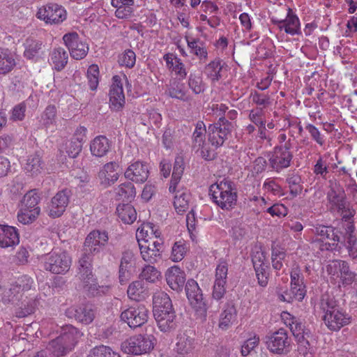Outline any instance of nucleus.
<instances>
[{
	"mask_svg": "<svg viewBox=\"0 0 357 357\" xmlns=\"http://www.w3.org/2000/svg\"><path fill=\"white\" fill-rule=\"evenodd\" d=\"M22 299L20 294L17 293L16 289L13 284L8 289L3 288V292L1 293V301L4 303L18 302Z\"/></svg>",
	"mask_w": 357,
	"mask_h": 357,
	"instance_id": "13d9d810",
	"label": "nucleus"
},
{
	"mask_svg": "<svg viewBox=\"0 0 357 357\" xmlns=\"http://www.w3.org/2000/svg\"><path fill=\"white\" fill-rule=\"evenodd\" d=\"M187 247L183 241H176L172 248L170 259L174 261H181L185 257Z\"/></svg>",
	"mask_w": 357,
	"mask_h": 357,
	"instance_id": "603ef678",
	"label": "nucleus"
},
{
	"mask_svg": "<svg viewBox=\"0 0 357 357\" xmlns=\"http://www.w3.org/2000/svg\"><path fill=\"white\" fill-rule=\"evenodd\" d=\"M268 158L271 167L278 172L290 166L293 153L284 152L282 149L275 147L273 151L268 153Z\"/></svg>",
	"mask_w": 357,
	"mask_h": 357,
	"instance_id": "a211bd4d",
	"label": "nucleus"
},
{
	"mask_svg": "<svg viewBox=\"0 0 357 357\" xmlns=\"http://www.w3.org/2000/svg\"><path fill=\"white\" fill-rule=\"evenodd\" d=\"M24 56L29 60L37 61L43 54V42L33 37L27 38L24 43Z\"/></svg>",
	"mask_w": 357,
	"mask_h": 357,
	"instance_id": "bb28decb",
	"label": "nucleus"
},
{
	"mask_svg": "<svg viewBox=\"0 0 357 357\" xmlns=\"http://www.w3.org/2000/svg\"><path fill=\"white\" fill-rule=\"evenodd\" d=\"M287 316L291 317L289 326L296 341L305 337H310V331L305 328V325L301 321L297 318L291 317L290 314L285 312L284 317L287 319Z\"/></svg>",
	"mask_w": 357,
	"mask_h": 357,
	"instance_id": "2f4dec72",
	"label": "nucleus"
},
{
	"mask_svg": "<svg viewBox=\"0 0 357 357\" xmlns=\"http://www.w3.org/2000/svg\"><path fill=\"white\" fill-rule=\"evenodd\" d=\"M327 236L325 240H328L330 242H326L321 245V250L328 251H337L341 248L340 245L342 241L344 231L340 227H332L331 232H328Z\"/></svg>",
	"mask_w": 357,
	"mask_h": 357,
	"instance_id": "cd10ccee",
	"label": "nucleus"
},
{
	"mask_svg": "<svg viewBox=\"0 0 357 357\" xmlns=\"http://www.w3.org/2000/svg\"><path fill=\"white\" fill-rule=\"evenodd\" d=\"M149 310L143 305L130 307L121 314V321L128 324L130 328H137L142 326L148 320Z\"/></svg>",
	"mask_w": 357,
	"mask_h": 357,
	"instance_id": "9d476101",
	"label": "nucleus"
},
{
	"mask_svg": "<svg viewBox=\"0 0 357 357\" xmlns=\"http://www.w3.org/2000/svg\"><path fill=\"white\" fill-rule=\"evenodd\" d=\"M134 265L133 252L130 250L124 251L122 253L119 270V278L121 284H123L130 280Z\"/></svg>",
	"mask_w": 357,
	"mask_h": 357,
	"instance_id": "5701e85b",
	"label": "nucleus"
},
{
	"mask_svg": "<svg viewBox=\"0 0 357 357\" xmlns=\"http://www.w3.org/2000/svg\"><path fill=\"white\" fill-rule=\"evenodd\" d=\"M160 276V272L153 266H146L141 274L140 277L142 280H145L149 282H155Z\"/></svg>",
	"mask_w": 357,
	"mask_h": 357,
	"instance_id": "e2e57ef3",
	"label": "nucleus"
},
{
	"mask_svg": "<svg viewBox=\"0 0 357 357\" xmlns=\"http://www.w3.org/2000/svg\"><path fill=\"white\" fill-rule=\"evenodd\" d=\"M109 96L111 109L116 111L121 110L125 104V96L120 76L114 75L112 77V84Z\"/></svg>",
	"mask_w": 357,
	"mask_h": 357,
	"instance_id": "dca6fc26",
	"label": "nucleus"
},
{
	"mask_svg": "<svg viewBox=\"0 0 357 357\" xmlns=\"http://www.w3.org/2000/svg\"><path fill=\"white\" fill-rule=\"evenodd\" d=\"M144 287L142 280H136L132 282L128 286L127 294L128 296L134 301H139L144 298Z\"/></svg>",
	"mask_w": 357,
	"mask_h": 357,
	"instance_id": "09e8293b",
	"label": "nucleus"
},
{
	"mask_svg": "<svg viewBox=\"0 0 357 357\" xmlns=\"http://www.w3.org/2000/svg\"><path fill=\"white\" fill-rule=\"evenodd\" d=\"M136 61V54L132 50H126L120 55L119 63L121 66H125L127 68H132Z\"/></svg>",
	"mask_w": 357,
	"mask_h": 357,
	"instance_id": "680f3d73",
	"label": "nucleus"
},
{
	"mask_svg": "<svg viewBox=\"0 0 357 357\" xmlns=\"http://www.w3.org/2000/svg\"><path fill=\"white\" fill-rule=\"evenodd\" d=\"M33 283V279L25 275L19 277L15 282L13 283V285L16 289L17 293L20 294V296L22 297V294L24 291L31 289Z\"/></svg>",
	"mask_w": 357,
	"mask_h": 357,
	"instance_id": "864d4df0",
	"label": "nucleus"
},
{
	"mask_svg": "<svg viewBox=\"0 0 357 357\" xmlns=\"http://www.w3.org/2000/svg\"><path fill=\"white\" fill-rule=\"evenodd\" d=\"M206 130V126L202 121H198L195 124V129L192 135V146L199 150L205 143Z\"/></svg>",
	"mask_w": 357,
	"mask_h": 357,
	"instance_id": "c9c22d12",
	"label": "nucleus"
},
{
	"mask_svg": "<svg viewBox=\"0 0 357 357\" xmlns=\"http://www.w3.org/2000/svg\"><path fill=\"white\" fill-rule=\"evenodd\" d=\"M64 355L59 349L50 341L45 348L38 351L33 357H63Z\"/></svg>",
	"mask_w": 357,
	"mask_h": 357,
	"instance_id": "bf43d9fd",
	"label": "nucleus"
},
{
	"mask_svg": "<svg viewBox=\"0 0 357 357\" xmlns=\"http://www.w3.org/2000/svg\"><path fill=\"white\" fill-rule=\"evenodd\" d=\"M64 44L68 47L70 56L76 60L84 59L88 54V45L84 43L76 32L66 33L63 36Z\"/></svg>",
	"mask_w": 357,
	"mask_h": 357,
	"instance_id": "ddd939ff",
	"label": "nucleus"
},
{
	"mask_svg": "<svg viewBox=\"0 0 357 357\" xmlns=\"http://www.w3.org/2000/svg\"><path fill=\"white\" fill-rule=\"evenodd\" d=\"M345 231L340 245L344 246L349 256L353 259H357V237L354 234L355 226L351 223H346Z\"/></svg>",
	"mask_w": 357,
	"mask_h": 357,
	"instance_id": "412c9836",
	"label": "nucleus"
},
{
	"mask_svg": "<svg viewBox=\"0 0 357 357\" xmlns=\"http://www.w3.org/2000/svg\"><path fill=\"white\" fill-rule=\"evenodd\" d=\"M290 278L291 291L297 297V301H301L306 294V287L303 275L298 266L291 269Z\"/></svg>",
	"mask_w": 357,
	"mask_h": 357,
	"instance_id": "393cba45",
	"label": "nucleus"
},
{
	"mask_svg": "<svg viewBox=\"0 0 357 357\" xmlns=\"http://www.w3.org/2000/svg\"><path fill=\"white\" fill-rule=\"evenodd\" d=\"M20 242L17 229L13 226L0 225V246L8 248L16 245Z\"/></svg>",
	"mask_w": 357,
	"mask_h": 357,
	"instance_id": "a878e982",
	"label": "nucleus"
},
{
	"mask_svg": "<svg viewBox=\"0 0 357 357\" xmlns=\"http://www.w3.org/2000/svg\"><path fill=\"white\" fill-rule=\"evenodd\" d=\"M66 314L68 317H73L77 321L85 324H90L95 318L94 310L90 304L69 307L66 311Z\"/></svg>",
	"mask_w": 357,
	"mask_h": 357,
	"instance_id": "aec40b11",
	"label": "nucleus"
},
{
	"mask_svg": "<svg viewBox=\"0 0 357 357\" xmlns=\"http://www.w3.org/2000/svg\"><path fill=\"white\" fill-rule=\"evenodd\" d=\"M290 194L293 197L300 195L303 190L301 177L295 173L289 174L286 178Z\"/></svg>",
	"mask_w": 357,
	"mask_h": 357,
	"instance_id": "49530a36",
	"label": "nucleus"
},
{
	"mask_svg": "<svg viewBox=\"0 0 357 357\" xmlns=\"http://www.w3.org/2000/svg\"><path fill=\"white\" fill-rule=\"evenodd\" d=\"M327 199L332 207L337 211L345 208L346 195L344 190L340 186H332L327 192Z\"/></svg>",
	"mask_w": 357,
	"mask_h": 357,
	"instance_id": "c85d7f7f",
	"label": "nucleus"
},
{
	"mask_svg": "<svg viewBox=\"0 0 357 357\" xmlns=\"http://www.w3.org/2000/svg\"><path fill=\"white\" fill-rule=\"evenodd\" d=\"M57 109L55 105H50L47 106L41 115V122L46 128L55 123Z\"/></svg>",
	"mask_w": 357,
	"mask_h": 357,
	"instance_id": "5fc2aeb1",
	"label": "nucleus"
},
{
	"mask_svg": "<svg viewBox=\"0 0 357 357\" xmlns=\"http://www.w3.org/2000/svg\"><path fill=\"white\" fill-rule=\"evenodd\" d=\"M118 217L126 224L132 223L137 218L135 208L130 204H119L116 208Z\"/></svg>",
	"mask_w": 357,
	"mask_h": 357,
	"instance_id": "4c0bfd02",
	"label": "nucleus"
},
{
	"mask_svg": "<svg viewBox=\"0 0 357 357\" xmlns=\"http://www.w3.org/2000/svg\"><path fill=\"white\" fill-rule=\"evenodd\" d=\"M111 148L110 141L103 135L95 137L90 144L91 154L96 157H103Z\"/></svg>",
	"mask_w": 357,
	"mask_h": 357,
	"instance_id": "c756f323",
	"label": "nucleus"
},
{
	"mask_svg": "<svg viewBox=\"0 0 357 357\" xmlns=\"http://www.w3.org/2000/svg\"><path fill=\"white\" fill-rule=\"evenodd\" d=\"M149 175V165L146 162L136 161L126 169L124 176L126 178L135 183H144Z\"/></svg>",
	"mask_w": 357,
	"mask_h": 357,
	"instance_id": "f3484780",
	"label": "nucleus"
},
{
	"mask_svg": "<svg viewBox=\"0 0 357 357\" xmlns=\"http://www.w3.org/2000/svg\"><path fill=\"white\" fill-rule=\"evenodd\" d=\"M108 234L105 231L93 230L86 237L84 251L93 255L102 251L108 243Z\"/></svg>",
	"mask_w": 357,
	"mask_h": 357,
	"instance_id": "f8f14e48",
	"label": "nucleus"
},
{
	"mask_svg": "<svg viewBox=\"0 0 357 357\" xmlns=\"http://www.w3.org/2000/svg\"><path fill=\"white\" fill-rule=\"evenodd\" d=\"M265 340L267 349L273 354L283 355L291 350V340L284 328H281L277 331L268 333Z\"/></svg>",
	"mask_w": 357,
	"mask_h": 357,
	"instance_id": "423d86ee",
	"label": "nucleus"
},
{
	"mask_svg": "<svg viewBox=\"0 0 357 357\" xmlns=\"http://www.w3.org/2000/svg\"><path fill=\"white\" fill-rule=\"evenodd\" d=\"M99 68L96 64L91 65L87 70V78L90 89L94 91L97 89L99 80Z\"/></svg>",
	"mask_w": 357,
	"mask_h": 357,
	"instance_id": "052dcab7",
	"label": "nucleus"
},
{
	"mask_svg": "<svg viewBox=\"0 0 357 357\" xmlns=\"http://www.w3.org/2000/svg\"><path fill=\"white\" fill-rule=\"evenodd\" d=\"M274 24L278 26L280 29H284V31L291 36L301 34L300 21L298 17L293 14L292 10L288 8L287 15L285 20H278L272 19Z\"/></svg>",
	"mask_w": 357,
	"mask_h": 357,
	"instance_id": "4be33fe9",
	"label": "nucleus"
},
{
	"mask_svg": "<svg viewBox=\"0 0 357 357\" xmlns=\"http://www.w3.org/2000/svg\"><path fill=\"white\" fill-rule=\"evenodd\" d=\"M42 261L45 271L53 274H65L70 270L72 259L66 251L55 249L43 256Z\"/></svg>",
	"mask_w": 357,
	"mask_h": 357,
	"instance_id": "7ed1b4c3",
	"label": "nucleus"
},
{
	"mask_svg": "<svg viewBox=\"0 0 357 357\" xmlns=\"http://www.w3.org/2000/svg\"><path fill=\"white\" fill-rule=\"evenodd\" d=\"M153 312L158 314L165 310H174L172 300L169 296L164 292L155 293L153 297Z\"/></svg>",
	"mask_w": 357,
	"mask_h": 357,
	"instance_id": "7c9ffc66",
	"label": "nucleus"
},
{
	"mask_svg": "<svg viewBox=\"0 0 357 357\" xmlns=\"http://www.w3.org/2000/svg\"><path fill=\"white\" fill-rule=\"evenodd\" d=\"M236 315V310L234 305L231 303H227L225 306L224 310L220 314L219 327L222 330H227L231 326Z\"/></svg>",
	"mask_w": 357,
	"mask_h": 357,
	"instance_id": "f704fd0d",
	"label": "nucleus"
},
{
	"mask_svg": "<svg viewBox=\"0 0 357 357\" xmlns=\"http://www.w3.org/2000/svg\"><path fill=\"white\" fill-rule=\"evenodd\" d=\"M154 337L148 335L131 336L121 343V350L128 354L142 355L149 353L154 348Z\"/></svg>",
	"mask_w": 357,
	"mask_h": 357,
	"instance_id": "20e7f679",
	"label": "nucleus"
},
{
	"mask_svg": "<svg viewBox=\"0 0 357 357\" xmlns=\"http://www.w3.org/2000/svg\"><path fill=\"white\" fill-rule=\"evenodd\" d=\"M116 195L120 199L131 202L136 195L135 188L131 182L121 183L116 188Z\"/></svg>",
	"mask_w": 357,
	"mask_h": 357,
	"instance_id": "a18cd8bd",
	"label": "nucleus"
},
{
	"mask_svg": "<svg viewBox=\"0 0 357 357\" xmlns=\"http://www.w3.org/2000/svg\"><path fill=\"white\" fill-rule=\"evenodd\" d=\"M36 15L47 24H58L66 20L67 13L62 6L50 3L40 8Z\"/></svg>",
	"mask_w": 357,
	"mask_h": 357,
	"instance_id": "6e6552de",
	"label": "nucleus"
},
{
	"mask_svg": "<svg viewBox=\"0 0 357 357\" xmlns=\"http://www.w3.org/2000/svg\"><path fill=\"white\" fill-rule=\"evenodd\" d=\"M224 62L220 59L216 58L213 61H211L208 64L205 66V73L207 77L211 78L212 81H218L222 78L220 72L223 68Z\"/></svg>",
	"mask_w": 357,
	"mask_h": 357,
	"instance_id": "79ce46f5",
	"label": "nucleus"
},
{
	"mask_svg": "<svg viewBox=\"0 0 357 357\" xmlns=\"http://www.w3.org/2000/svg\"><path fill=\"white\" fill-rule=\"evenodd\" d=\"M340 278L343 285H350L354 282H357V275L350 270L349 264L344 261L340 271Z\"/></svg>",
	"mask_w": 357,
	"mask_h": 357,
	"instance_id": "8fccbe9b",
	"label": "nucleus"
},
{
	"mask_svg": "<svg viewBox=\"0 0 357 357\" xmlns=\"http://www.w3.org/2000/svg\"><path fill=\"white\" fill-rule=\"evenodd\" d=\"M233 128L232 123L224 116L220 117L217 123L210 124L208 127L207 137L208 142L215 149L220 148L228 139Z\"/></svg>",
	"mask_w": 357,
	"mask_h": 357,
	"instance_id": "39448f33",
	"label": "nucleus"
},
{
	"mask_svg": "<svg viewBox=\"0 0 357 357\" xmlns=\"http://www.w3.org/2000/svg\"><path fill=\"white\" fill-rule=\"evenodd\" d=\"M157 326L160 331L170 333L176 329L177 326L176 314L174 310H165L157 314L153 313Z\"/></svg>",
	"mask_w": 357,
	"mask_h": 357,
	"instance_id": "6ab92c4d",
	"label": "nucleus"
},
{
	"mask_svg": "<svg viewBox=\"0 0 357 357\" xmlns=\"http://www.w3.org/2000/svg\"><path fill=\"white\" fill-rule=\"evenodd\" d=\"M43 162L39 153H35L28 156L24 169L31 176H36L41 172Z\"/></svg>",
	"mask_w": 357,
	"mask_h": 357,
	"instance_id": "e433bc0d",
	"label": "nucleus"
},
{
	"mask_svg": "<svg viewBox=\"0 0 357 357\" xmlns=\"http://www.w3.org/2000/svg\"><path fill=\"white\" fill-rule=\"evenodd\" d=\"M82 149V144L79 142H75L72 139L66 143V152L69 157L72 158H76Z\"/></svg>",
	"mask_w": 357,
	"mask_h": 357,
	"instance_id": "69168bd1",
	"label": "nucleus"
},
{
	"mask_svg": "<svg viewBox=\"0 0 357 357\" xmlns=\"http://www.w3.org/2000/svg\"><path fill=\"white\" fill-rule=\"evenodd\" d=\"M167 94L171 98L179 100H184L185 96V93L182 89V86L176 82H174L169 86L167 90Z\"/></svg>",
	"mask_w": 357,
	"mask_h": 357,
	"instance_id": "774afa93",
	"label": "nucleus"
},
{
	"mask_svg": "<svg viewBox=\"0 0 357 357\" xmlns=\"http://www.w3.org/2000/svg\"><path fill=\"white\" fill-rule=\"evenodd\" d=\"M39 201L40 197L36 190H30L24 195L22 200L21 206L31 209L35 207H39Z\"/></svg>",
	"mask_w": 357,
	"mask_h": 357,
	"instance_id": "4d7b16f0",
	"label": "nucleus"
},
{
	"mask_svg": "<svg viewBox=\"0 0 357 357\" xmlns=\"http://www.w3.org/2000/svg\"><path fill=\"white\" fill-rule=\"evenodd\" d=\"M176 349L179 354H190L195 348L194 339L187 332L181 333L177 335Z\"/></svg>",
	"mask_w": 357,
	"mask_h": 357,
	"instance_id": "473e14b6",
	"label": "nucleus"
},
{
	"mask_svg": "<svg viewBox=\"0 0 357 357\" xmlns=\"http://www.w3.org/2000/svg\"><path fill=\"white\" fill-rule=\"evenodd\" d=\"M187 44L190 49V52L196 55L200 62H205L208 58V52L204 45V43L199 39L186 38Z\"/></svg>",
	"mask_w": 357,
	"mask_h": 357,
	"instance_id": "ea45409f",
	"label": "nucleus"
},
{
	"mask_svg": "<svg viewBox=\"0 0 357 357\" xmlns=\"http://www.w3.org/2000/svg\"><path fill=\"white\" fill-rule=\"evenodd\" d=\"M119 169V165L116 162H109L104 165L97 174L100 185L108 188L114 185L120 176Z\"/></svg>",
	"mask_w": 357,
	"mask_h": 357,
	"instance_id": "2eb2a0df",
	"label": "nucleus"
},
{
	"mask_svg": "<svg viewBox=\"0 0 357 357\" xmlns=\"http://www.w3.org/2000/svg\"><path fill=\"white\" fill-rule=\"evenodd\" d=\"M166 280L172 289L180 292L185 282V273L178 266H172L166 273Z\"/></svg>",
	"mask_w": 357,
	"mask_h": 357,
	"instance_id": "b1692460",
	"label": "nucleus"
},
{
	"mask_svg": "<svg viewBox=\"0 0 357 357\" xmlns=\"http://www.w3.org/2000/svg\"><path fill=\"white\" fill-rule=\"evenodd\" d=\"M188 299L195 311L202 316H206L207 306L203 298L202 289L197 282L193 280H188L185 286Z\"/></svg>",
	"mask_w": 357,
	"mask_h": 357,
	"instance_id": "1a4fd4ad",
	"label": "nucleus"
},
{
	"mask_svg": "<svg viewBox=\"0 0 357 357\" xmlns=\"http://www.w3.org/2000/svg\"><path fill=\"white\" fill-rule=\"evenodd\" d=\"M15 66L13 54L7 49L0 48V73L6 74Z\"/></svg>",
	"mask_w": 357,
	"mask_h": 357,
	"instance_id": "37998d69",
	"label": "nucleus"
},
{
	"mask_svg": "<svg viewBox=\"0 0 357 357\" xmlns=\"http://www.w3.org/2000/svg\"><path fill=\"white\" fill-rule=\"evenodd\" d=\"M92 255L91 254L84 251L81 258L79 259V273L85 280H89L92 275Z\"/></svg>",
	"mask_w": 357,
	"mask_h": 357,
	"instance_id": "a19ab883",
	"label": "nucleus"
},
{
	"mask_svg": "<svg viewBox=\"0 0 357 357\" xmlns=\"http://www.w3.org/2000/svg\"><path fill=\"white\" fill-rule=\"evenodd\" d=\"M320 309L324 315L322 320L328 330L338 331L350 323V316L338 305L334 298L322 297Z\"/></svg>",
	"mask_w": 357,
	"mask_h": 357,
	"instance_id": "f257e3e1",
	"label": "nucleus"
},
{
	"mask_svg": "<svg viewBox=\"0 0 357 357\" xmlns=\"http://www.w3.org/2000/svg\"><path fill=\"white\" fill-rule=\"evenodd\" d=\"M88 357H120V355L109 347L100 344L91 349Z\"/></svg>",
	"mask_w": 357,
	"mask_h": 357,
	"instance_id": "3c124183",
	"label": "nucleus"
},
{
	"mask_svg": "<svg viewBox=\"0 0 357 357\" xmlns=\"http://www.w3.org/2000/svg\"><path fill=\"white\" fill-rule=\"evenodd\" d=\"M82 333L72 325H66L61 328L59 336L51 341L66 356L71 351Z\"/></svg>",
	"mask_w": 357,
	"mask_h": 357,
	"instance_id": "0eeeda50",
	"label": "nucleus"
},
{
	"mask_svg": "<svg viewBox=\"0 0 357 357\" xmlns=\"http://www.w3.org/2000/svg\"><path fill=\"white\" fill-rule=\"evenodd\" d=\"M209 194L213 202L220 208L230 211L237 203V189L234 182L223 178L210 186Z\"/></svg>",
	"mask_w": 357,
	"mask_h": 357,
	"instance_id": "f03ea898",
	"label": "nucleus"
},
{
	"mask_svg": "<svg viewBox=\"0 0 357 357\" xmlns=\"http://www.w3.org/2000/svg\"><path fill=\"white\" fill-rule=\"evenodd\" d=\"M71 195V190L68 188L59 191L47 205V215L52 218L61 216L69 204Z\"/></svg>",
	"mask_w": 357,
	"mask_h": 357,
	"instance_id": "9b49d317",
	"label": "nucleus"
},
{
	"mask_svg": "<svg viewBox=\"0 0 357 357\" xmlns=\"http://www.w3.org/2000/svg\"><path fill=\"white\" fill-rule=\"evenodd\" d=\"M259 337L257 335H254L252 337L245 341L241 347V352L242 356H248L259 344Z\"/></svg>",
	"mask_w": 357,
	"mask_h": 357,
	"instance_id": "338daca9",
	"label": "nucleus"
},
{
	"mask_svg": "<svg viewBox=\"0 0 357 357\" xmlns=\"http://www.w3.org/2000/svg\"><path fill=\"white\" fill-rule=\"evenodd\" d=\"M188 86L195 94L203 93L205 90V84L203 82L202 77L195 74L191 73L189 75Z\"/></svg>",
	"mask_w": 357,
	"mask_h": 357,
	"instance_id": "6e6d98bb",
	"label": "nucleus"
},
{
	"mask_svg": "<svg viewBox=\"0 0 357 357\" xmlns=\"http://www.w3.org/2000/svg\"><path fill=\"white\" fill-rule=\"evenodd\" d=\"M68 54L61 47L55 48L50 54V60L57 71L63 70L68 63Z\"/></svg>",
	"mask_w": 357,
	"mask_h": 357,
	"instance_id": "58836bf2",
	"label": "nucleus"
},
{
	"mask_svg": "<svg viewBox=\"0 0 357 357\" xmlns=\"http://www.w3.org/2000/svg\"><path fill=\"white\" fill-rule=\"evenodd\" d=\"M84 282V291L90 296H96L105 294V290L107 289V287L99 286L96 282L90 283L88 281Z\"/></svg>",
	"mask_w": 357,
	"mask_h": 357,
	"instance_id": "0e129e2a",
	"label": "nucleus"
},
{
	"mask_svg": "<svg viewBox=\"0 0 357 357\" xmlns=\"http://www.w3.org/2000/svg\"><path fill=\"white\" fill-rule=\"evenodd\" d=\"M139 246L142 257L145 261L153 264L162 259V251H160V248H151V243H139Z\"/></svg>",
	"mask_w": 357,
	"mask_h": 357,
	"instance_id": "72a5a7b5",
	"label": "nucleus"
},
{
	"mask_svg": "<svg viewBox=\"0 0 357 357\" xmlns=\"http://www.w3.org/2000/svg\"><path fill=\"white\" fill-rule=\"evenodd\" d=\"M190 194L188 192L178 191L174 197V206L177 213L185 212L189 206Z\"/></svg>",
	"mask_w": 357,
	"mask_h": 357,
	"instance_id": "de8ad7c7",
	"label": "nucleus"
},
{
	"mask_svg": "<svg viewBox=\"0 0 357 357\" xmlns=\"http://www.w3.org/2000/svg\"><path fill=\"white\" fill-rule=\"evenodd\" d=\"M228 266L225 261L220 260L215 270V280L213 285L212 297L216 301L223 298L226 293L225 284L227 282Z\"/></svg>",
	"mask_w": 357,
	"mask_h": 357,
	"instance_id": "4468645a",
	"label": "nucleus"
},
{
	"mask_svg": "<svg viewBox=\"0 0 357 357\" xmlns=\"http://www.w3.org/2000/svg\"><path fill=\"white\" fill-rule=\"evenodd\" d=\"M40 212V207H35L31 209L21 206L17 214V220L24 225L32 223L36 220Z\"/></svg>",
	"mask_w": 357,
	"mask_h": 357,
	"instance_id": "c03bdc74",
	"label": "nucleus"
}]
</instances>
